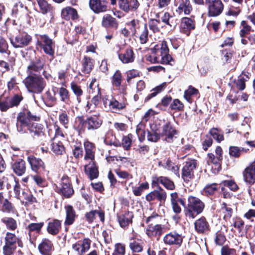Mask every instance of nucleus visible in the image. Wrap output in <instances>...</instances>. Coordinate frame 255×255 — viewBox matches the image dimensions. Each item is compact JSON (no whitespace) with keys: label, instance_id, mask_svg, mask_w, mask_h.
I'll list each match as a JSON object with an SVG mask.
<instances>
[{"label":"nucleus","instance_id":"nucleus-37","mask_svg":"<svg viewBox=\"0 0 255 255\" xmlns=\"http://www.w3.org/2000/svg\"><path fill=\"white\" fill-rule=\"evenodd\" d=\"M27 130H29V132L31 134V136L34 138L43 135L42 131L43 127L41 125L37 123H32V124L27 128Z\"/></svg>","mask_w":255,"mask_h":255},{"label":"nucleus","instance_id":"nucleus-17","mask_svg":"<svg viewBox=\"0 0 255 255\" xmlns=\"http://www.w3.org/2000/svg\"><path fill=\"white\" fill-rule=\"evenodd\" d=\"M108 2L106 0H90V8L96 13L104 12L108 10Z\"/></svg>","mask_w":255,"mask_h":255},{"label":"nucleus","instance_id":"nucleus-13","mask_svg":"<svg viewBox=\"0 0 255 255\" xmlns=\"http://www.w3.org/2000/svg\"><path fill=\"white\" fill-rule=\"evenodd\" d=\"M44 66V62L41 58H36L35 60L30 61L26 70L27 75H39L35 73L41 71Z\"/></svg>","mask_w":255,"mask_h":255},{"label":"nucleus","instance_id":"nucleus-9","mask_svg":"<svg viewBox=\"0 0 255 255\" xmlns=\"http://www.w3.org/2000/svg\"><path fill=\"white\" fill-rule=\"evenodd\" d=\"M40 40H38L37 44L44 51V53L51 57H54L55 54L54 42L46 34L39 36Z\"/></svg>","mask_w":255,"mask_h":255},{"label":"nucleus","instance_id":"nucleus-26","mask_svg":"<svg viewBox=\"0 0 255 255\" xmlns=\"http://www.w3.org/2000/svg\"><path fill=\"white\" fill-rule=\"evenodd\" d=\"M251 26L248 24L245 20H243L241 22V29L239 32V35L241 38V43L244 45L248 44V41L246 39V36L251 31H253Z\"/></svg>","mask_w":255,"mask_h":255},{"label":"nucleus","instance_id":"nucleus-24","mask_svg":"<svg viewBox=\"0 0 255 255\" xmlns=\"http://www.w3.org/2000/svg\"><path fill=\"white\" fill-rule=\"evenodd\" d=\"M43 225V222L38 223H32L28 225V226L26 227V229L28 232L29 240L31 244H33L35 240V237H33L32 235L33 233L35 232L37 234L39 233Z\"/></svg>","mask_w":255,"mask_h":255},{"label":"nucleus","instance_id":"nucleus-55","mask_svg":"<svg viewBox=\"0 0 255 255\" xmlns=\"http://www.w3.org/2000/svg\"><path fill=\"white\" fill-rule=\"evenodd\" d=\"M210 136H212L218 142H220L224 139L223 134L217 128H212L209 131Z\"/></svg>","mask_w":255,"mask_h":255},{"label":"nucleus","instance_id":"nucleus-57","mask_svg":"<svg viewBox=\"0 0 255 255\" xmlns=\"http://www.w3.org/2000/svg\"><path fill=\"white\" fill-rule=\"evenodd\" d=\"M2 204L1 210L2 212L8 213L14 212V208L12 204L7 199H4Z\"/></svg>","mask_w":255,"mask_h":255},{"label":"nucleus","instance_id":"nucleus-29","mask_svg":"<svg viewBox=\"0 0 255 255\" xmlns=\"http://www.w3.org/2000/svg\"><path fill=\"white\" fill-rule=\"evenodd\" d=\"M27 161L33 171L37 172L41 169H44L45 168L44 163L40 158H36L33 155H30L27 157Z\"/></svg>","mask_w":255,"mask_h":255},{"label":"nucleus","instance_id":"nucleus-39","mask_svg":"<svg viewBox=\"0 0 255 255\" xmlns=\"http://www.w3.org/2000/svg\"><path fill=\"white\" fill-rule=\"evenodd\" d=\"M61 15L65 19H75L78 18L77 10L74 8L69 6L62 9Z\"/></svg>","mask_w":255,"mask_h":255},{"label":"nucleus","instance_id":"nucleus-44","mask_svg":"<svg viewBox=\"0 0 255 255\" xmlns=\"http://www.w3.org/2000/svg\"><path fill=\"white\" fill-rule=\"evenodd\" d=\"M20 197L21 198H18V199L21 200L22 203H25V204H32L36 201L35 198L28 191H23Z\"/></svg>","mask_w":255,"mask_h":255},{"label":"nucleus","instance_id":"nucleus-47","mask_svg":"<svg viewBox=\"0 0 255 255\" xmlns=\"http://www.w3.org/2000/svg\"><path fill=\"white\" fill-rule=\"evenodd\" d=\"M181 28L185 30H190L194 29L195 24L193 20L188 17H184L182 19Z\"/></svg>","mask_w":255,"mask_h":255},{"label":"nucleus","instance_id":"nucleus-56","mask_svg":"<svg viewBox=\"0 0 255 255\" xmlns=\"http://www.w3.org/2000/svg\"><path fill=\"white\" fill-rule=\"evenodd\" d=\"M122 80V73L119 70H117L112 77V82L116 87H120Z\"/></svg>","mask_w":255,"mask_h":255},{"label":"nucleus","instance_id":"nucleus-35","mask_svg":"<svg viewBox=\"0 0 255 255\" xmlns=\"http://www.w3.org/2000/svg\"><path fill=\"white\" fill-rule=\"evenodd\" d=\"M153 183L159 182L168 190H172L175 189V185L172 181L166 177L160 176L155 177L152 180Z\"/></svg>","mask_w":255,"mask_h":255},{"label":"nucleus","instance_id":"nucleus-60","mask_svg":"<svg viewBox=\"0 0 255 255\" xmlns=\"http://www.w3.org/2000/svg\"><path fill=\"white\" fill-rule=\"evenodd\" d=\"M198 92L197 89L190 86L189 87L188 89L185 91L184 97L187 101H189L192 95L197 94Z\"/></svg>","mask_w":255,"mask_h":255},{"label":"nucleus","instance_id":"nucleus-12","mask_svg":"<svg viewBox=\"0 0 255 255\" xmlns=\"http://www.w3.org/2000/svg\"><path fill=\"white\" fill-rule=\"evenodd\" d=\"M205 1L208 6L209 16H217L223 12L224 4L221 0H205Z\"/></svg>","mask_w":255,"mask_h":255},{"label":"nucleus","instance_id":"nucleus-40","mask_svg":"<svg viewBox=\"0 0 255 255\" xmlns=\"http://www.w3.org/2000/svg\"><path fill=\"white\" fill-rule=\"evenodd\" d=\"M52 151L55 154L61 155L65 152V147L62 142L57 140L56 138L53 139L51 144Z\"/></svg>","mask_w":255,"mask_h":255},{"label":"nucleus","instance_id":"nucleus-6","mask_svg":"<svg viewBox=\"0 0 255 255\" xmlns=\"http://www.w3.org/2000/svg\"><path fill=\"white\" fill-rule=\"evenodd\" d=\"M4 242V245L2 248L4 255H11L16 248V244L20 248L23 247L21 238L10 232L5 233Z\"/></svg>","mask_w":255,"mask_h":255},{"label":"nucleus","instance_id":"nucleus-33","mask_svg":"<svg viewBox=\"0 0 255 255\" xmlns=\"http://www.w3.org/2000/svg\"><path fill=\"white\" fill-rule=\"evenodd\" d=\"M38 248L42 255H51L52 249L51 242L47 239H44L39 245Z\"/></svg>","mask_w":255,"mask_h":255},{"label":"nucleus","instance_id":"nucleus-11","mask_svg":"<svg viewBox=\"0 0 255 255\" xmlns=\"http://www.w3.org/2000/svg\"><path fill=\"white\" fill-rule=\"evenodd\" d=\"M197 166L195 159H188L185 162L182 170V178L184 181L188 182L194 177V170Z\"/></svg>","mask_w":255,"mask_h":255},{"label":"nucleus","instance_id":"nucleus-30","mask_svg":"<svg viewBox=\"0 0 255 255\" xmlns=\"http://www.w3.org/2000/svg\"><path fill=\"white\" fill-rule=\"evenodd\" d=\"M11 163V167L13 172L17 176L22 175L26 171V166L25 161L22 159H18Z\"/></svg>","mask_w":255,"mask_h":255},{"label":"nucleus","instance_id":"nucleus-50","mask_svg":"<svg viewBox=\"0 0 255 255\" xmlns=\"http://www.w3.org/2000/svg\"><path fill=\"white\" fill-rule=\"evenodd\" d=\"M164 168L179 176V167L169 159L166 161Z\"/></svg>","mask_w":255,"mask_h":255},{"label":"nucleus","instance_id":"nucleus-28","mask_svg":"<svg viewBox=\"0 0 255 255\" xmlns=\"http://www.w3.org/2000/svg\"><path fill=\"white\" fill-rule=\"evenodd\" d=\"M39 7V11L43 14H49L53 16L55 13V8L46 0H36Z\"/></svg>","mask_w":255,"mask_h":255},{"label":"nucleus","instance_id":"nucleus-62","mask_svg":"<svg viewBox=\"0 0 255 255\" xmlns=\"http://www.w3.org/2000/svg\"><path fill=\"white\" fill-rule=\"evenodd\" d=\"M218 189V185L216 183H212L207 185L204 189V192L208 195L214 194Z\"/></svg>","mask_w":255,"mask_h":255},{"label":"nucleus","instance_id":"nucleus-61","mask_svg":"<svg viewBox=\"0 0 255 255\" xmlns=\"http://www.w3.org/2000/svg\"><path fill=\"white\" fill-rule=\"evenodd\" d=\"M171 110L181 111L183 110L184 105L178 99H174L170 106Z\"/></svg>","mask_w":255,"mask_h":255},{"label":"nucleus","instance_id":"nucleus-22","mask_svg":"<svg viewBox=\"0 0 255 255\" xmlns=\"http://www.w3.org/2000/svg\"><path fill=\"white\" fill-rule=\"evenodd\" d=\"M163 233V228L160 224H149L146 229V234L150 238H156L157 239Z\"/></svg>","mask_w":255,"mask_h":255},{"label":"nucleus","instance_id":"nucleus-19","mask_svg":"<svg viewBox=\"0 0 255 255\" xmlns=\"http://www.w3.org/2000/svg\"><path fill=\"white\" fill-rule=\"evenodd\" d=\"M161 137H163L167 142L172 141L174 135L176 133V130L172 127L170 122H167L162 127V131L160 132Z\"/></svg>","mask_w":255,"mask_h":255},{"label":"nucleus","instance_id":"nucleus-43","mask_svg":"<svg viewBox=\"0 0 255 255\" xmlns=\"http://www.w3.org/2000/svg\"><path fill=\"white\" fill-rule=\"evenodd\" d=\"M1 222L4 224L6 229L10 231H14L17 227L16 221L11 217H4L1 219Z\"/></svg>","mask_w":255,"mask_h":255},{"label":"nucleus","instance_id":"nucleus-10","mask_svg":"<svg viewBox=\"0 0 255 255\" xmlns=\"http://www.w3.org/2000/svg\"><path fill=\"white\" fill-rule=\"evenodd\" d=\"M55 190L66 198H69L74 193V190L70 183L69 179L65 176L62 177L59 184L55 185Z\"/></svg>","mask_w":255,"mask_h":255},{"label":"nucleus","instance_id":"nucleus-63","mask_svg":"<svg viewBox=\"0 0 255 255\" xmlns=\"http://www.w3.org/2000/svg\"><path fill=\"white\" fill-rule=\"evenodd\" d=\"M221 255H237L236 250L228 246H223L221 249Z\"/></svg>","mask_w":255,"mask_h":255},{"label":"nucleus","instance_id":"nucleus-49","mask_svg":"<svg viewBox=\"0 0 255 255\" xmlns=\"http://www.w3.org/2000/svg\"><path fill=\"white\" fill-rule=\"evenodd\" d=\"M248 149L243 147H239L235 146H232L229 148V154L230 156L234 157H239L242 152H246Z\"/></svg>","mask_w":255,"mask_h":255},{"label":"nucleus","instance_id":"nucleus-53","mask_svg":"<svg viewBox=\"0 0 255 255\" xmlns=\"http://www.w3.org/2000/svg\"><path fill=\"white\" fill-rule=\"evenodd\" d=\"M160 24V21L155 19H151L148 21L149 28L154 33L159 32L160 27H162Z\"/></svg>","mask_w":255,"mask_h":255},{"label":"nucleus","instance_id":"nucleus-31","mask_svg":"<svg viewBox=\"0 0 255 255\" xmlns=\"http://www.w3.org/2000/svg\"><path fill=\"white\" fill-rule=\"evenodd\" d=\"M102 25L106 28H113L117 29L119 24L116 19L110 14L104 15L102 21Z\"/></svg>","mask_w":255,"mask_h":255},{"label":"nucleus","instance_id":"nucleus-15","mask_svg":"<svg viewBox=\"0 0 255 255\" xmlns=\"http://www.w3.org/2000/svg\"><path fill=\"white\" fill-rule=\"evenodd\" d=\"M170 202L173 212L178 214L181 212V208L179 205L180 203L185 209V201L184 199L180 198L176 192L172 193L170 194Z\"/></svg>","mask_w":255,"mask_h":255},{"label":"nucleus","instance_id":"nucleus-51","mask_svg":"<svg viewBox=\"0 0 255 255\" xmlns=\"http://www.w3.org/2000/svg\"><path fill=\"white\" fill-rule=\"evenodd\" d=\"M71 89L77 97L78 103L81 102V96L83 95V91L81 87L73 82L70 84Z\"/></svg>","mask_w":255,"mask_h":255},{"label":"nucleus","instance_id":"nucleus-54","mask_svg":"<svg viewBox=\"0 0 255 255\" xmlns=\"http://www.w3.org/2000/svg\"><path fill=\"white\" fill-rule=\"evenodd\" d=\"M129 248L134 252H140L142 251V247L140 242L138 240L131 239L130 240Z\"/></svg>","mask_w":255,"mask_h":255},{"label":"nucleus","instance_id":"nucleus-23","mask_svg":"<svg viewBox=\"0 0 255 255\" xmlns=\"http://www.w3.org/2000/svg\"><path fill=\"white\" fill-rule=\"evenodd\" d=\"M119 58L124 64L133 62L135 56L132 49L128 47L122 50V52L119 54Z\"/></svg>","mask_w":255,"mask_h":255},{"label":"nucleus","instance_id":"nucleus-16","mask_svg":"<svg viewBox=\"0 0 255 255\" xmlns=\"http://www.w3.org/2000/svg\"><path fill=\"white\" fill-rule=\"evenodd\" d=\"M91 241L88 238H85L82 241H78L72 245V249L79 255H83L90 248Z\"/></svg>","mask_w":255,"mask_h":255},{"label":"nucleus","instance_id":"nucleus-52","mask_svg":"<svg viewBox=\"0 0 255 255\" xmlns=\"http://www.w3.org/2000/svg\"><path fill=\"white\" fill-rule=\"evenodd\" d=\"M165 85L166 84L164 83L152 89L150 91L151 93L145 98V101H147L149 100L154 97L157 94L160 93L164 88Z\"/></svg>","mask_w":255,"mask_h":255},{"label":"nucleus","instance_id":"nucleus-46","mask_svg":"<svg viewBox=\"0 0 255 255\" xmlns=\"http://www.w3.org/2000/svg\"><path fill=\"white\" fill-rule=\"evenodd\" d=\"M58 92L62 102L66 104H70L71 103L69 92L66 88L61 87L58 89Z\"/></svg>","mask_w":255,"mask_h":255},{"label":"nucleus","instance_id":"nucleus-4","mask_svg":"<svg viewBox=\"0 0 255 255\" xmlns=\"http://www.w3.org/2000/svg\"><path fill=\"white\" fill-rule=\"evenodd\" d=\"M78 121L79 124L76 128L79 132H83L85 128H87L88 130L97 129L101 126L103 123V120L101 118L100 113L89 116L86 120H84L81 117H79Z\"/></svg>","mask_w":255,"mask_h":255},{"label":"nucleus","instance_id":"nucleus-27","mask_svg":"<svg viewBox=\"0 0 255 255\" xmlns=\"http://www.w3.org/2000/svg\"><path fill=\"white\" fill-rule=\"evenodd\" d=\"M89 88L92 91H94L96 94L91 100V102L95 104L97 106L100 103V101L101 99V94L100 92V89L99 87V85L97 83V80L96 78H93L89 85ZM93 92L92 91V93Z\"/></svg>","mask_w":255,"mask_h":255},{"label":"nucleus","instance_id":"nucleus-41","mask_svg":"<svg viewBox=\"0 0 255 255\" xmlns=\"http://www.w3.org/2000/svg\"><path fill=\"white\" fill-rule=\"evenodd\" d=\"M61 229V222L58 220H54L49 222L47 228V232L53 235H57Z\"/></svg>","mask_w":255,"mask_h":255},{"label":"nucleus","instance_id":"nucleus-45","mask_svg":"<svg viewBox=\"0 0 255 255\" xmlns=\"http://www.w3.org/2000/svg\"><path fill=\"white\" fill-rule=\"evenodd\" d=\"M221 211L223 215V219L226 222L229 220L232 216V208L230 206L225 203H223Z\"/></svg>","mask_w":255,"mask_h":255},{"label":"nucleus","instance_id":"nucleus-32","mask_svg":"<svg viewBox=\"0 0 255 255\" xmlns=\"http://www.w3.org/2000/svg\"><path fill=\"white\" fill-rule=\"evenodd\" d=\"M66 210V219L64 225L69 226L72 225L75 220L76 217V213L73 207L71 205H68L65 207Z\"/></svg>","mask_w":255,"mask_h":255},{"label":"nucleus","instance_id":"nucleus-8","mask_svg":"<svg viewBox=\"0 0 255 255\" xmlns=\"http://www.w3.org/2000/svg\"><path fill=\"white\" fill-rule=\"evenodd\" d=\"M9 39L11 44L15 48H23L28 45L31 41V37L24 31L19 32L16 35L10 34Z\"/></svg>","mask_w":255,"mask_h":255},{"label":"nucleus","instance_id":"nucleus-42","mask_svg":"<svg viewBox=\"0 0 255 255\" xmlns=\"http://www.w3.org/2000/svg\"><path fill=\"white\" fill-rule=\"evenodd\" d=\"M161 20L166 24L174 28L178 23V19L174 16L171 15L168 12H165L161 17Z\"/></svg>","mask_w":255,"mask_h":255},{"label":"nucleus","instance_id":"nucleus-25","mask_svg":"<svg viewBox=\"0 0 255 255\" xmlns=\"http://www.w3.org/2000/svg\"><path fill=\"white\" fill-rule=\"evenodd\" d=\"M195 229L199 234H205L210 230V226L206 219L202 217L194 223Z\"/></svg>","mask_w":255,"mask_h":255},{"label":"nucleus","instance_id":"nucleus-20","mask_svg":"<svg viewBox=\"0 0 255 255\" xmlns=\"http://www.w3.org/2000/svg\"><path fill=\"white\" fill-rule=\"evenodd\" d=\"M118 4L120 8L126 12L136 10L139 5L137 0H119Z\"/></svg>","mask_w":255,"mask_h":255},{"label":"nucleus","instance_id":"nucleus-1","mask_svg":"<svg viewBox=\"0 0 255 255\" xmlns=\"http://www.w3.org/2000/svg\"><path fill=\"white\" fill-rule=\"evenodd\" d=\"M85 151L84 160L89 161L88 164H85L84 166L85 172L91 180L97 178L99 175L98 168L95 162V145L89 141H86L84 143Z\"/></svg>","mask_w":255,"mask_h":255},{"label":"nucleus","instance_id":"nucleus-64","mask_svg":"<svg viewBox=\"0 0 255 255\" xmlns=\"http://www.w3.org/2000/svg\"><path fill=\"white\" fill-rule=\"evenodd\" d=\"M125 246L124 245L118 243L115 246V250L113 255H125Z\"/></svg>","mask_w":255,"mask_h":255},{"label":"nucleus","instance_id":"nucleus-48","mask_svg":"<svg viewBox=\"0 0 255 255\" xmlns=\"http://www.w3.org/2000/svg\"><path fill=\"white\" fill-rule=\"evenodd\" d=\"M208 156L209 159L208 160V163L211 162L213 163L216 169L219 170L221 168V161L222 159L217 156H215L213 153H208Z\"/></svg>","mask_w":255,"mask_h":255},{"label":"nucleus","instance_id":"nucleus-14","mask_svg":"<svg viewBox=\"0 0 255 255\" xmlns=\"http://www.w3.org/2000/svg\"><path fill=\"white\" fill-rule=\"evenodd\" d=\"M166 245L180 246L183 242L182 236L176 232H171L166 234L163 238Z\"/></svg>","mask_w":255,"mask_h":255},{"label":"nucleus","instance_id":"nucleus-7","mask_svg":"<svg viewBox=\"0 0 255 255\" xmlns=\"http://www.w3.org/2000/svg\"><path fill=\"white\" fill-rule=\"evenodd\" d=\"M204 208V204L200 199L190 196L188 198V204L185 205L184 211L187 217L194 219L203 212Z\"/></svg>","mask_w":255,"mask_h":255},{"label":"nucleus","instance_id":"nucleus-21","mask_svg":"<svg viewBox=\"0 0 255 255\" xmlns=\"http://www.w3.org/2000/svg\"><path fill=\"white\" fill-rule=\"evenodd\" d=\"M244 179L246 182L254 184L255 182V160L250 164L243 171Z\"/></svg>","mask_w":255,"mask_h":255},{"label":"nucleus","instance_id":"nucleus-59","mask_svg":"<svg viewBox=\"0 0 255 255\" xmlns=\"http://www.w3.org/2000/svg\"><path fill=\"white\" fill-rule=\"evenodd\" d=\"M125 107V105L124 103H119L115 99H111V107L110 109V110L116 111L117 110L124 109Z\"/></svg>","mask_w":255,"mask_h":255},{"label":"nucleus","instance_id":"nucleus-38","mask_svg":"<svg viewBox=\"0 0 255 255\" xmlns=\"http://www.w3.org/2000/svg\"><path fill=\"white\" fill-rule=\"evenodd\" d=\"M82 64V72L84 74H89L94 67V60L89 57L84 56Z\"/></svg>","mask_w":255,"mask_h":255},{"label":"nucleus","instance_id":"nucleus-2","mask_svg":"<svg viewBox=\"0 0 255 255\" xmlns=\"http://www.w3.org/2000/svg\"><path fill=\"white\" fill-rule=\"evenodd\" d=\"M152 54L149 56L147 60L152 63L169 64L172 65L173 62L171 55L169 54V49L167 42L162 41L161 44L155 45L151 49Z\"/></svg>","mask_w":255,"mask_h":255},{"label":"nucleus","instance_id":"nucleus-58","mask_svg":"<svg viewBox=\"0 0 255 255\" xmlns=\"http://www.w3.org/2000/svg\"><path fill=\"white\" fill-rule=\"evenodd\" d=\"M160 133H158L156 131L152 130H147V140L152 142H157L160 137Z\"/></svg>","mask_w":255,"mask_h":255},{"label":"nucleus","instance_id":"nucleus-36","mask_svg":"<svg viewBox=\"0 0 255 255\" xmlns=\"http://www.w3.org/2000/svg\"><path fill=\"white\" fill-rule=\"evenodd\" d=\"M133 217L131 212H127L124 214L118 217V221L122 228H126L132 223V219Z\"/></svg>","mask_w":255,"mask_h":255},{"label":"nucleus","instance_id":"nucleus-5","mask_svg":"<svg viewBox=\"0 0 255 255\" xmlns=\"http://www.w3.org/2000/svg\"><path fill=\"white\" fill-rule=\"evenodd\" d=\"M40 118L32 114L30 111L25 110L18 113L16 118V128L18 132L24 133L27 128L30 126L31 121H38Z\"/></svg>","mask_w":255,"mask_h":255},{"label":"nucleus","instance_id":"nucleus-34","mask_svg":"<svg viewBox=\"0 0 255 255\" xmlns=\"http://www.w3.org/2000/svg\"><path fill=\"white\" fill-rule=\"evenodd\" d=\"M192 10V7L190 1L189 0H182L176 9V12L181 15L183 13L184 14L188 15L190 13Z\"/></svg>","mask_w":255,"mask_h":255},{"label":"nucleus","instance_id":"nucleus-18","mask_svg":"<svg viewBox=\"0 0 255 255\" xmlns=\"http://www.w3.org/2000/svg\"><path fill=\"white\" fill-rule=\"evenodd\" d=\"M167 197L166 192L159 187L158 189L154 190V191L150 192L146 196V200L150 202L155 200L161 202H164Z\"/></svg>","mask_w":255,"mask_h":255},{"label":"nucleus","instance_id":"nucleus-3","mask_svg":"<svg viewBox=\"0 0 255 255\" xmlns=\"http://www.w3.org/2000/svg\"><path fill=\"white\" fill-rule=\"evenodd\" d=\"M23 83L27 91L34 94H40L45 89L46 83L41 75H27Z\"/></svg>","mask_w":255,"mask_h":255}]
</instances>
